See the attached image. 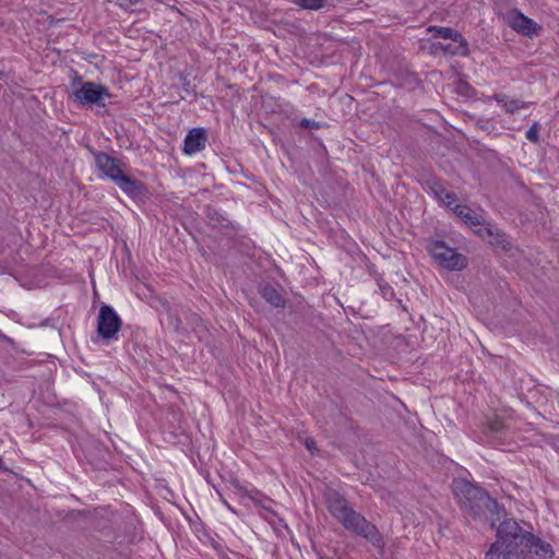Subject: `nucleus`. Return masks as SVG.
<instances>
[{
	"label": "nucleus",
	"instance_id": "obj_17",
	"mask_svg": "<svg viewBox=\"0 0 559 559\" xmlns=\"http://www.w3.org/2000/svg\"><path fill=\"white\" fill-rule=\"evenodd\" d=\"M430 31L433 32V37L449 38L453 41L460 43L461 46L466 48V40L464 37L451 27L433 26L430 27Z\"/></svg>",
	"mask_w": 559,
	"mask_h": 559
},
{
	"label": "nucleus",
	"instance_id": "obj_24",
	"mask_svg": "<svg viewBox=\"0 0 559 559\" xmlns=\"http://www.w3.org/2000/svg\"><path fill=\"white\" fill-rule=\"evenodd\" d=\"M299 126L305 129H320L321 123L313 119L304 118L300 120Z\"/></svg>",
	"mask_w": 559,
	"mask_h": 559
},
{
	"label": "nucleus",
	"instance_id": "obj_19",
	"mask_svg": "<svg viewBox=\"0 0 559 559\" xmlns=\"http://www.w3.org/2000/svg\"><path fill=\"white\" fill-rule=\"evenodd\" d=\"M230 486L234 489L235 493L239 497H247L251 500H255L254 495H258L259 491L257 489H253L249 491L238 479L234 478L230 480Z\"/></svg>",
	"mask_w": 559,
	"mask_h": 559
},
{
	"label": "nucleus",
	"instance_id": "obj_22",
	"mask_svg": "<svg viewBox=\"0 0 559 559\" xmlns=\"http://www.w3.org/2000/svg\"><path fill=\"white\" fill-rule=\"evenodd\" d=\"M294 2L305 9L319 10L323 7L324 0H294Z\"/></svg>",
	"mask_w": 559,
	"mask_h": 559
},
{
	"label": "nucleus",
	"instance_id": "obj_29",
	"mask_svg": "<svg viewBox=\"0 0 559 559\" xmlns=\"http://www.w3.org/2000/svg\"><path fill=\"white\" fill-rule=\"evenodd\" d=\"M223 503L226 506V508L228 510H230L231 512H235V509L225 499H223Z\"/></svg>",
	"mask_w": 559,
	"mask_h": 559
},
{
	"label": "nucleus",
	"instance_id": "obj_3",
	"mask_svg": "<svg viewBox=\"0 0 559 559\" xmlns=\"http://www.w3.org/2000/svg\"><path fill=\"white\" fill-rule=\"evenodd\" d=\"M347 531L364 537L376 548L383 550L385 542L377 526L369 522L362 514L350 508L338 521Z\"/></svg>",
	"mask_w": 559,
	"mask_h": 559
},
{
	"label": "nucleus",
	"instance_id": "obj_27",
	"mask_svg": "<svg viewBox=\"0 0 559 559\" xmlns=\"http://www.w3.org/2000/svg\"><path fill=\"white\" fill-rule=\"evenodd\" d=\"M317 442L314 439L312 438H308L306 439V442H305V445L306 448L310 451V452H313L314 450H317V447H316Z\"/></svg>",
	"mask_w": 559,
	"mask_h": 559
},
{
	"label": "nucleus",
	"instance_id": "obj_20",
	"mask_svg": "<svg viewBox=\"0 0 559 559\" xmlns=\"http://www.w3.org/2000/svg\"><path fill=\"white\" fill-rule=\"evenodd\" d=\"M377 284L382 297L386 300H391L394 298L395 293L392 286L385 282L381 276L377 277Z\"/></svg>",
	"mask_w": 559,
	"mask_h": 559
},
{
	"label": "nucleus",
	"instance_id": "obj_8",
	"mask_svg": "<svg viewBox=\"0 0 559 559\" xmlns=\"http://www.w3.org/2000/svg\"><path fill=\"white\" fill-rule=\"evenodd\" d=\"M207 143V132L204 128L191 129L185 138L182 152L187 155H193L205 148Z\"/></svg>",
	"mask_w": 559,
	"mask_h": 559
},
{
	"label": "nucleus",
	"instance_id": "obj_12",
	"mask_svg": "<svg viewBox=\"0 0 559 559\" xmlns=\"http://www.w3.org/2000/svg\"><path fill=\"white\" fill-rule=\"evenodd\" d=\"M207 223L211 227L223 230H237V226L218 209L207 205L205 209Z\"/></svg>",
	"mask_w": 559,
	"mask_h": 559
},
{
	"label": "nucleus",
	"instance_id": "obj_30",
	"mask_svg": "<svg viewBox=\"0 0 559 559\" xmlns=\"http://www.w3.org/2000/svg\"><path fill=\"white\" fill-rule=\"evenodd\" d=\"M464 49L467 50V47L466 48L464 47ZM463 55H466V51H463Z\"/></svg>",
	"mask_w": 559,
	"mask_h": 559
},
{
	"label": "nucleus",
	"instance_id": "obj_4",
	"mask_svg": "<svg viewBox=\"0 0 559 559\" xmlns=\"http://www.w3.org/2000/svg\"><path fill=\"white\" fill-rule=\"evenodd\" d=\"M75 83L80 84L79 88H75L73 91V98L74 102L78 103L80 106L85 107H92V106H98V107H105V98H110L111 94L109 93V90L102 85L97 84L95 82H82L81 78L78 76L72 85L74 86Z\"/></svg>",
	"mask_w": 559,
	"mask_h": 559
},
{
	"label": "nucleus",
	"instance_id": "obj_10",
	"mask_svg": "<svg viewBox=\"0 0 559 559\" xmlns=\"http://www.w3.org/2000/svg\"><path fill=\"white\" fill-rule=\"evenodd\" d=\"M324 498L329 512L337 521L352 508L345 497L334 489H329Z\"/></svg>",
	"mask_w": 559,
	"mask_h": 559
},
{
	"label": "nucleus",
	"instance_id": "obj_1",
	"mask_svg": "<svg viewBox=\"0 0 559 559\" xmlns=\"http://www.w3.org/2000/svg\"><path fill=\"white\" fill-rule=\"evenodd\" d=\"M552 546L507 519L497 528V540L490 546L486 559H551Z\"/></svg>",
	"mask_w": 559,
	"mask_h": 559
},
{
	"label": "nucleus",
	"instance_id": "obj_25",
	"mask_svg": "<svg viewBox=\"0 0 559 559\" xmlns=\"http://www.w3.org/2000/svg\"><path fill=\"white\" fill-rule=\"evenodd\" d=\"M439 201H441L448 207L452 209L451 205L456 201V194L454 192L448 191Z\"/></svg>",
	"mask_w": 559,
	"mask_h": 559
},
{
	"label": "nucleus",
	"instance_id": "obj_16",
	"mask_svg": "<svg viewBox=\"0 0 559 559\" xmlns=\"http://www.w3.org/2000/svg\"><path fill=\"white\" fill-rule=\"evenodd\" d=\"M491 99H495L498 104H500L508 114H514L519 109L526 108V104L524 102L519 99H511L508 95L502 93L487 97V102H490Z\"/></svg>",
	"mask_w": 559,
	"mask_h": 559
},
{
	"label": "nucleus",
	"instance_id": "obj_18",
	"mask_svg": "<svg viewBox=\"0 0 559 559\" xmlns=\"http://www.w3.org/2000/svg\"><path fill=\"white\" fill-rule=\"evenodd\" d=\"M504 430H506V425L501 418L495 417V418L488 420L487 433L490 437L496 438V437L502 435Z\"/></svg>",
	"mask_w": 559,
	"mask_h": 559
},
{
	"label": "nucleus",
	"instance_id": "obj_26",
	"mask_svg": "<svg viewBox=\"0 0 559 559\" xmlns=\"http://www.w3.org/2000/svg\"><path fill=\"white\" fill-rule=\"evenodd\" d=\"M190 321L195 326V329L203 326V321H202L201 317L197 313L190 314Z\"/></svg>",
	"mask_w": 559,
	"mask_h": 559
},
{
	"label": "nucleus",
	"instance_id": "obj_14",
	"mask_svg": "<svg viewBox=\"0 0 559 559\" xmlns=\"http://www.w3.org/2000/svg\"><path fill=\"white\" fill-rule=\"evenodd\" d=\"M259 293L266 302H269L275 308H284L286 305L285 298L277 290V288L270 283L261 285L259 288Z\"/></svg>",
	"mask_w": 559,
	"mask_h": 559
},
{
	"label": "nucleus",
	"instance_id": "obj_28",
	"mask_svg": "<svg viewBox=\"0 0 559 559\" xmlns=\"http://www.w3.org/2000/svg\"><path fill=\"white\" fill-rule=\"evenodd\" d=\"M487 123H488L487 121H480V120H479V121L477 122V126H478L479 128H481V129L486 130V129H487V126H486Z\"/></svg>",
	"mask_w": 559,
	"mask_h": 559
},
{
	"label": "nucleus",
	"instance_id": "obj_11",
	"mask_svg": "<svg viewBox=\"0 0 559 559\" xmlns=\"http://www.w3.org/2000/svg\"><path fill=\"white\" fill-rule=\"evenodd\" d=\"M116 185L132 199H140L147 192V189L142 181L133 179L124 174H122Z\"/></svg>",
	"mask_w": 559,
	"mask_h": 559
},
{
	"label": "nucleus",
	"instance_id": "obj_7",
	"mask_svg": "<svg viewBox=\"0 0 559 559\" xmlns=\"http://www.w3.org/2000/svg\"><path fill=\"white\" fill-rule=\"evenodd\" d=\"M474 233L481 238L488 237L489 243L492 247L501 249L502 251L508 252L512 248V243L509 239V236L499 228L492 226L491 224H486L484 227L474 229Z\"/></svg>",
	"mask_w": 559,
	"mask_h": 559
},
{
	"label": "nucleus",
	"instance_id": "obj_6",
	"mask_svg": "<svg viewBox=\"0 0 559 559\" xmlns=\"http://www.w3.org/2000/svg\"><path fill=\"white\" fill-rule=\"evenodd\" d=\"M122 321L115 309L109 305H102L97 318V333L106 341L117 340Z\"/></svg>",
	"mask_w": 559,
	"mask_h": 559
},
{
	"label": "nucleus",
	"instance_id": "obj_5",
	"mask_svg": "<svg viewBox=\"0 0 559 559\" xmlns=\"http://www.w3.org/2000/svg\"><path fill=\"white\" fill-rule=\"evenodd\" d=\"M427 250L432 258L447 270H463L467 265L466 257L456 252L455 249L449 247L444 241L438 239H429Z\"/></svg>",
	"mask_w": 559,
	"mask_h": 559
},
{
	"label": "nucleus",
	"instance_id": "obj_23",
	"mask_svg": "<svg viewBox=\"0 0 559 559\" xmlns=\"http://www.w3.org/2000/svg\"><path fill=\"white\" fill-rule=\"evenodd\" d=\"M539 129L540 126L538 122H534L530 129L526 131V139L534 144L539 143Z\"/></svg>",
	"mask_w": 559,
	"mask_h": 559
},
{
	"label": "nucleus",
	"instance_id": "obj_21",
	"mask_svg": "<svg viewBox=\"0 0 559 559\" xmlns=\"http://www.w3.org/2000/svg\"><path fill=\"white\" fill-rule=\"evenodd\" d=\"M427 186L429 188V191L435 195V198H437L438 200H440L443 194H445L448 191L445 190L444 186L442 185L441 181L437 180V179H430L427 181Z\"/></svg>",
	"mask_w": 559,
	"mask_h": 559
},
{
	"label": "nucleus",
	"instance_id": "obj_13",
	"mask_svg": "<svg viewBox=\"0 0 559 559\" xmlns=\"http://www.w3.org/2000/svg\"><path fill=\"white\" fill-rule=\"evenodd\" d=\"M454 214L460 217L469 227H484L486 225L481 215L474 212L469 206L463 204H456L452 209Z\"/></svg>",
	"mask_w": 559,
	"mask_h": 559
},
{
	"label": "nucleus",
	"instance_id": "obj_2",
	"mask_svg": "<svg viewBox=\"0 0 559 559\" xmlns=\"http://www.w3.org/2000/svg\"><path fill=\"white\" fill-rule=\"evenodd\" d=\"M453 493L457 498L460 508L465 514L479 519L488 512L492 525L496 520L500 519V512L503 511L496 499L491 498L489 493L472 484L466 479H455L452 485Z\"/></svg>",
	"mask_w": 559,
	"mask_h": 559
},
{
	"label": "nucleus",
	"instance_id": "obj_9",
	"mask_svg": "<svg viewBox=\"0 0 559 559\" xmlns=\"http://www.w3.org/2000/svg\"><path fill=\"white\" fill-rule=\"evenodd\" d=\"M95 163L97 168L109 179L118 181V179L122 176V170L119 167L118 159L114 158L109 154L105 152L95 153Z\"/></svg>",
	"mask_w": 559,
	"mask_h": 559
},
{
	"label": "nucleus",
	"instance_id": "obj_15",
	"mask_svg": "<svg viewBox=\"0 0 559 559\" xmlns=\"http://www.w3.org/2000/svg\"><path fill=\"white\" fill-rule=\"evenodd\" d=\"M511 26L519 33H522L526 36H531L536 33L539 28L536 22L532 19L525 16L524 14L518 12L511 21Z\"/></svg>",
	"mask_w": 559,
	"mask_h": 559
}]
</instances>
